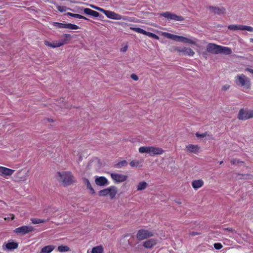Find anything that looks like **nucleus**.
<instances>
[{
  "mask_svg": "<svg viewBox=\"0 0 253 253\" xmlns=\"http://www.w3.org/2000/svg\"><path fill=\"white\" fill-rule=\"evenodd\" d=\"M161 34L163 36L169 39H171L174 41L179 42L197 45V42L198 40L193 37H185L183 36H177L171 34L167 32H162Z\"/></svg>",
  "mask_w": 253,
  "mask_h": 253,
  "instance_id": "obj_1",
  "label": "nucleus"
},
{
  "mask_svg": "<svg viewBox=\"0 0 253 253\" xmlns=\"http://www.w3.org/2000/svg\"><path fill=\"white\" fill-rule=\"evenodd\" d=\"M56 178L58 181L64 186L70 185L75 182V178L72 172L68 171L57 172Z\"/></svg>",
  "mask_w": 253,
  "mask_h": 253,
  "instance_id": "obj_2",
  "label": "nucleus"
},
{
  "mask_svg": "<svg viewBox=\"0 0 253 253\" xmlns=\"http://www.w3.org/2000/svg\"><path fill=\"white\" fill-rule=\"evenodd\" d=\"M90 7L91 8L98 10L100 12H103L108 18L112 19L113 20H126L127 19L126 17L123 16L120 14H119L114 11H111L109 10H105L102 8L96 6L93 4H90Z\"/></svg>",
  "mask_w": 253,
  "mask_h": 253,
  "instance_id": "obj_3",
  "label": "nucleus"
},
{
  "mask_svg": "<svg viewBox=\"0 0 253 253\" xmlns=\"http://www.w3.org/2000/svg\"><path fill=\"white\" fill-rule=\"evenodd\" d=\"M140 153H145L150 156L162 155L165 151L161 148L155 146H141L138 149Z\"/></svg>",
  "mask_w": 253,
  "mask_h": 253,
  "instance_id": "obj_4",
  "label": "nucleus"
},
{
  "mask_svg": "<svg viewBox=\"0 0 253 253\" xmlns=\"http://www.w3.org/2000/svg\"><path fill=\"white\" fill-rule=\"evenodd\" d=\"M72 39V36L68 34H64L62 35V39L51 43L47 41H44L45 45L52 48L60 47L65 44H67Z\"/></svg>",
  "mask_w": 253,
  "mask_h": 253,
  "instance_id": "obj_5",
  "label": "nucleus"
},
{
  "mask_svg": "<svg viewBox=\"0 0 253 253\" xmlns=\"http://www.w3.org/2000/svg\"><path fill=\"white\" fill-rule=\"evenodd\" d=\"M234 82L239 86H242L246 89L251 88L250 79L243 74H238L235 77Z\"/></svg>",
  "mask_w": 253,
  "mask_h": 253,
  "instance_id": "obj_6",
  "label": "nucleus"
},
{
  "mask_svg": "<svg viewBox=\"0 0 253 253\" xmlns=\"http://www.w3.org/2000/svg\"><path fill=\"white\" fill-rule=\"evenodd\" d=\"M118 192L117 188L115 186H111L107 188L100 190L98 195L101 197H106L109 196L110 199H114Z\"/></svg>",
  "mask_w": 253,
  "mask_h": 253,
  "instance_id": "obj_7",
  "label": "nucleus"
},
{
  "mask_svg": "<svg viewBox=\"0 0 253 253\" xmlns=\"http://www.w3.org/2000/svg\"><path fill=\"white\" fill-rule=\"evenodd\" d=\"M154 233L153 231L141 229L139 230L136 234V238L138 240H143L154 236Z\"/></svg>",
  "mask_w": 253,
  "mask_h": 253,
  "instance_id": "obj_8",
  "label": "nucleus"
},
{
  "mask_svg": "<svg viewBox=\"0 0 253 253\" xmlns=\"http://www.w3.org/2000/svg\"><path fill=\"white\" fill-rule=\"evenodd\" d=\"M237 118L240 120H246L253 118V110L242 109L239 111Z\"/></svg>",
  "mask_w": 253,
  "mask_h": 253,
  "instance_id": "obj_9",
  "label": "nucleus"
},
{
  "mask_svg": "<svg viewBox=\"0 0 253 253\" xmlns=\"http://www.w3.org/2000/svg\"><path fill=\"white\" fill-rule=\"evenodd\" d=\"M174 50L182 55L192 57L195 54V52L191 48L186 46L183 47H176Z\"/></svg>",
  "mask_w": 253,
  "mask_h": 253,
  "instance_id": "obj_10",
  "label": "nucleus"
},
{
  "mask_svg": "<svg viewBox=\"0 0 253 253\" xmlns=\"http://www.w3.org/2000/svg\"><path fill=\"white\" fill-rule=\"evenodd\" d=\"M228 29L230 30H232V31L240 30V31H247L251 32H253V27L249 26H246V25H237V24L230 25L228 26Z\"/></svg>",
  "mask_w": 253,
  "mask_h": 253,
  "instance_id": "obj_11",
  "label": "nucleus"
},
{
  "mask_svg": "<svg viewBox=\"0 0 253 253\" xmlns=\"http://www.w3.org/2000/svg\"><path fill=\"white\" fill-rule=\"evenodd\" d=\"M34 230V228L32 226H22L15 229L14 233L18 234L25 235Z\"/></svg>",
  "mask_w": 253,
  "mask_h": 253,
  "instance_id": "obj_12",
  "label": "nucleus"
},
{
  "mask_svg": "<svg viewBox=\"0 0 253 253\" xmlns=\"http://www.w3.org/2000/svg\"><path fill=\"white\" fill-rule=\"evenodd\" d=\"M160 15L168 19L172 20L175 21H181L184 20L183 17L168 11L161 13H160Z\"/></svg>",
  "mask_w": 253,
  "mask_h": 253,
  "instance_id": "obj_13",
  "label": "nucleus"
},
{
  "mask_svg": "<svg viewBox=\"0 0 253 253\" xmlns=\"http://www.w3.org/2000/svg\"><path fill=\"white\" fill-rule=\"evenodd\" d=\"M29 171L26 169H21L17 171L15 175L16 180L18 182H24L27 180Z\"/></svg>",
  "mask_w": 253,
  "mask_h": 253,
  "instance_id": "obj_14",
  "label": "nucleus"
},
{
  "mask_svg": "<svg viewBox=\"0 0 253 253\" xmlns=\"http://www.w3.org/2000/svg\"><path fill=\"white\" fill-rule=\"evenodd\" d=\"M110 176L112 179L116 183L123 182L128 178L127 175L118 173H111Z\"/></svg>",
  "mask_w": 253,
  "mask_h": 253,
  "instance_id": "obj_15",
  "label": "nucleus"
},
{
  "mask_svg": "<svg viewBox=\"0 0 253 253\" xmlns=\"http://www.w3.org/2000/svg\"><path fill=\"white\" fill-rule=\"evenodd\" d=\"M130 29L138 33L146 35L150 38H152L158 40H159V37L157 35L150 32H146L140 28L130 27Z\"/></svg>",
  "mask_w": 253,
  "mask_h": 253,
  "instance_id": "obj_16",
  "label": "nucleus"
},
{
  "mask_svg": "<svg viewBox=\"0 0 253 253\" xmlns=\"http://www.w3.org/2000/svg\"><path fill=\"white\" fill-rule=\"evenodd\" d=\"M14 170L7 168L4 167H0V176L3 177H6L7 176H11L13 174Z\"/></svg>",
  "mask_w": 253,
  "mask_h": 253,
  "instance_id": "obj_17",
  "label": "nucleus"
},
{
  "mask_svg": "<svg viewBox=\"0 0 253 253\" xmlns=\"http://www.w3.org/2000/svg\"><path fill=\"white\" fill-rule=\"evenodd\" d=\"M95 182L97 186H104L109 184L108 179L104 176H96Z\"/></svg>",
  "mask_w": 253,
  "mask_h": 253,
  "instance_id": "obj_18",
  "label": "nucleus"
},
{
  "mask_svg": "<svg viewBox=\"0 0 253 253\" xmlns=\"http://www.w3.org/2000/svg\"><path fill=\"white\" fill-rule=\"evenodd\" d=\"M219 45L213 43H209L207 45V50L212 54H217Z\"/></svg>",
  "mask_w": 253,
  "mask_h": 253,
  "instance_id": "obj_19",
  "label": "nucleus"
},
{
  "mask_svg": "<svg viewBox=\"0 0 253 253\" xmlns=\"http://www.w3.org/2000/svg\"><path fill=\"white\" fill-rule=\"evenodd\" d=\"M200 147L198 145L188 144L186 146L185 150L187 152L198 154L199 152Z\"/></svg>",
  "mask_w": 253,
  "mask_h": 253,
  "instance_id": "obj_20",
  "label": "nucleus"
},
{
  "mask_svg": "<svg viewBox=\"0 0 253 253\" xmlns=\"http://www.w3.org/2000/svg\"><path fill=\"white\" fill-rule=\"evenodd\" d=\"M157 243V240L155 239H150L144 242L143 246L147 249L152 248Z\"/></svg>",
  "mask_w": 253,
  "mask_h": 253,
  "instance_id": "obj_21",
  "label": "nucleus"
},
{
  "mask_svg": "<svg viewBox=\"0 0 253 253\" xmlns=\"http://www.w3.org/2000/svg\"><path fill=\"white\" fill-rule=\"evenodd\" d=\"M232 53V50L230 48L226 46L219 45L218 54H223L225 55H229Z\"/></svg>",
  "mask_w": 253,
  "mask_h": 253,
  "instance_id": "obj_22",
  "label": "nucleus"
},
{
  "mask_svg": "<svg viewBox=\"0 0 253 253\" xmlns=\"http://www.w3.org/2000/svg\"><path fill=\"white\" fill-rule=\"evenodd\" d=\"M204 181L202 179L195 180L192 181V186L195 190L202 187L204 185Z\"/></svg>",
  "mask_w": 253,
  "mask_h": 253,
  "instance_id": "obj_23",
  "label": "nucleus"
},
{
  "mask_svg": "<svg viewBox=\"0 0 253 253\" xmlns=\"http://www.w3.org/2000/svg\"><path fill=\"white\" fill-rule=\"evenodd\" d=\"M83 182L84 184L86 186V189L89 191V193H91V194H94L95 193V191L93 187H92L89 180L86 178H84L83 179Z\"/></svg>",
  "mask_w": 253,
  "mask_h": 253,
  "instance_id": "obj_24",
  "label": "nucleus"
},
{
  "mask_svg": "<svg viewBox=\"0 0 253 253\" xmlns=\"http://www.w3.org/2000/svg\"><path fill=\"white\" fill-rule=\"evenodd\" d=\"M55 248V247L53 245H48L45 246L42 248L41 252L42 253H50Z\"/></svg>",
  "mask_w": 253,
  "mask_h": 253,
  "instance_id": "obj_25",
  "label": "nucleus"
},
{
  "mask_svg": "<svg viewBox=\"0 0 253 253\" xmlns=\"http://www.w3.org/2000/svg\"><path fill=\"white\" fill-rule=\"evenodd\" d=\"M147 186V183L145 181H142L139 182L137 186V191H142L146 188Z\"/></svg>",
  "mask_w": 253,
  "mask_h": 253,
  "instance_id": "obj_26",
  "label": "nucleus"
},
{
  "mask_svg": "<svg viewBox=\"0 0 253 253\" xmlns=\"http://www.w3.org/2000/svg\"><path fill=\"white\" fill-rule=\"evenodd\" d=\"M5 247L7 249L9 250L15 249L18 247V244L15 242H9L6 244Z\"/></svg>",
  "mask_w": 253,
  "mask_h": 253,
  "instance_id": "obj_27",
  "label": "nucleus"
},
{
  "mask_svg": "<svg viewBox=\"0 0 253 253\" xmlns=\"http://www.w3.org/2000/svg\"><path fill=\"white\" fill-rule=\"evenodd\" d=\"M57 251L60 253H65L70 251V249L68 246L61 245L58 247Z\"/></svg>",
  "mask_w": 253,
  "mask_h": 253,
  "instance_id": "obj_28",
  "label": "nucleus"
},
{
  "mask_svg": "<svg viewBox=\"0 0 253 253\" xmlns=\"http://www.w3.org/2000/svg\"><path fill=\"white\" fill-rule=\"evenodd\" d=\"M103 248L101 246H98L93 247L92 249L91 253H103Z\"/></svg>",
  "mask_w": 253,
  "mask_h": 253,
  "instance_id": "obj_29",
  "label": "nucleus"
},
{
  "mask_svg": "<svg viewBox=\"0 0 253 253\" xmlns=\"http://www.w3.org/2000/svg\"><path fill=\"white\" fill-rule=\"evenodd\" d=\"M48 220H49V219L45 220V219H42L36 218H33L31 219V221L32 223L34 224L44 223Z\"/></svg>",
  "mask_w": 253,
  "mask_h": 253,
  "instance_id": "obj_30",
  "label": "nucleus"
},
{
  "mask_svg": "<svg viewBox=\"0 0 253 253\" xmlns=\"http://www.w3.org/2000/svg\"><path fill=\"white\" fill-rule=\"evenodd\" d=\"M65 29L70 30H78L80 29L79 27L76 25L71 23H65Z\"/></svg>",
  "mask_w": 253,
  "mask_h": 253,
  "instance_id": "obj_31",
  "label": "nucleus"
},
{
  "mask_svg": "<svg viewBox=\"0 0 253 253\" xmlns=\"http://www.w3.org/2000/svg\"><path fill=\"white\" fill-rule=\"evenodd\" d=\"M51 24L59 29H65V23L53 22L51 23Z\"/></svg>",
  "mask_w": 253,
  "mask_h": 253,
  "instance_id": "obj_32",
  "label": "nucleus"
},
{
  "mask_svg": "<svg viewBox=\"0 0 253 253\" xmlns=\"http://www.w3.org/2000/svg\"><path fill=\"white\" fill-rule=\"evenodd\" d=\"M127 165V162L126 160L122 161L116 164V168H121L124 167H126Z\"/></svg>",
  "mask_w": 253,
  "mask_h": 253,
  "instance_id": "obj_33",
  "label": "nucleus"
},
{
  "mask_svg": "<svg viewBox=\"0 0 253 253\" xmlns=\"http://www.w3.org/2000/svg\"><path fill=\"white\" fill-rule=\"evenodd\" d=\"M141 162L137 160H132L129 163L130 166L132 168H136L139 166Z\"/></svg>",
  "mask_w": 253,
  "mask_h": 253,
  "instance_id": "obj_34",
  "label": "nucleus"
},
{
  "mask_svg": "<svg viewBox=\"0 0 253 253\" xmlns=\"http://www.w3.org/2000/svg\"><path fill=\"white\" fill-rule=\"evenodd\" d=\"M56 9L59 11L60 12H63L66 11L67 10L71 9L70 8H67L66 6H61L57 5L56 6Z\"/></svg>",
  "mask_w": 253,
  "mask_h": 253,
  "instance_id": "obj_35",
  "label": "nucleus"
},
{
  "mask_svg": "<svg viewBox=\"0 0 253 253\" xmlns=\"http://www.w3.org/2000/svg\"><path fill=\"white\" fill-rule=\"evenodd\" d=\"M59 106L61 108H68V106L66 105L63 99H61L60 102L59 103Z\"/></svg>",
  "mask_w": 253,
  "mask_h": 253,
  "instance_id": "obj_36",
  "label": "nucleus"
},
{
  "mask_svg": "<svg viewBox=\"0 0 253 253\" xmlns=\"http://www.w3.org/2000/svg\"><path fill=\"white\" fill-rule=\"evenodd\" d=\"M231 163L232 165H239L240 163H243V162L240 161L239 159H232L231 161Z\"/></svg>",
  "mask_w": 253,
  "mask_h": 253,
  "instance_id": "obj_37",
  "label": "nucleus"
},
{
  "mask_svg": "<svg viewBox=\"0 0 253 253\" xmlns=\"http://www.w3.org/2000/svg\"><path fill=\"white\" fill-rule=\"evenodd\" d=\"M195 135L197 137L204 138L207 136V133L205 132L203 133H200L199 132H197Z\"/></svg>",
  "mask_w": 253,
  "mask_h": 253,
  "instance_id": "obj_38",
  "label": "nucleus"
},
{
  "mask_svg": "<svg viewBox=\"0 0 253 253\" xmlns=\"http://www.w3.org/2000/svg\"><path fill=\"white\" fill-rule=\"evenodd\" d=\"M90 15L94 17H97L99 16V13L96 11L91 10Z\"/></svg>",
  "mask_w": 253,
  "mask_h": 253,
  "instance_id": "obj_39",
  "label": "nucleus"
},
{
  "mask_svg": "<svg viewBox=\"0 0 253 253\" xmlns=\"http://www.w3.org/2000/svg\"><path fill=\"white\" fill-rule=\"evenodd\" d=\"M214 247L216 250H219L222 248V245L219 243H216L214 244Z\"/></svg>",
  "mask_w": 253,
  "mask_h": 253,
  "instance_id": "obj_40",
  "label": "nucleus"
},
{
  "mask_svg": "<svg viewBox=\"0 0 253 253\" xmlns=\"http://www.w3.org/2000/svg\"><path fill=\"white\" fill-rule=\"evenodd\" d=\"M91 10L92 9L88 8H84V13L85 14L90 15Z\"/></svg>",
  "mask_w": 253,
  "mask_h": 253,
  "instance_id": "obj_41",
  "label": "nucleus"
},
{
  "mask_svg": "<svg viewBox=\"0 0 253 253\" xmlns=\"http://www.w3.org/2000/svg\"><path fill=\"white\" fill-rule=\"evenodd\" d=\"M67 15L70 16L71 17L76 18H79V17H80V14H74V13H70V12L67 13Z\"/></svg>",
  "mask_w": 253,
  "mask_h": 253,
  "instance_id": "obj_42",
  "label": "nucleus"
},
{
  "mask_svg": "<svg viewBox=\"0 0 253 253\" xmlns=\"http://www.w3.org/2000/svg\"><path fill=\"white\" fill-rule=\"evenodd\" d=\"M14 217L15 216L13 214H10L9 216H8L7 217H4V219L5 220L9 219L13 220L14 219Z\"/></svg>",
  "mask_w": 253,
  "mask_h": 253,
  "instance_id": "obj_43",
  "label": "nucleus"
},
{
  "mask_svg": "<svg viewBox=\"0 0 253 253\" xmlns=\"http://www.w3.org/2000/svg\"><path fill=\"white\" fill-rule=\"evenodd\" d=\"M130 78L134 81H137L138 80V77L135 74H132L130 75Z\"/></svg>",
  "mask_w": 253,
  "mask_h": 253,
  "instance_id": "obj_44",
  "label": "nucleus"
},
{
  "mask_svg": "<svg viewBox=\"0 0 253 253\" xmlns=\"http://www.w3.org/2000/svg\"><path fill=\"white\" fill-rule=\"evenodd\" d=\"M127 50V46L125 45L123 48H121L120 51L123 52H125Z\"/></svg>",
  "mask_w": 253,
  "mask_h": 253,
  "instance_id": "obj_45",
  "label": "nucleus"
},
{
  "mask_svg": "<svg viewBox=\"0 0 253 253\" xmlns=\"http://www.w3.org/2000/svg\"><path fill=\"white\" fill-rule=\"evenodd\" d=\"M210 9L212 10H213L214 12H217V10H218V9L216 7H210Z\"/></svg>",
  "mask_w": 253,
  "mask_h": 253,
  "instance_id": "obj_46",
  "label": "nucleus"
},
{
  "mask_svg": "<svg viewBox=\"0 0 253 253\" xmlns=\"http://www.w3.org/2000/svg\"><path fill=\"white\" fill-rule=\"evenodd\" d=\"M246 71H248L253 74V69H250V68H246L245 69Z\"/></svg>",
  "mask_w": 253,
  "mask_h": 253,
  "instance_id": "obj_47",
  "label": "nucleus"
},
{
  "mask_svg": "<svg viewBox=\"0 0 253 253\" xmlns=\"http://www.w3.org/2000/svg\"><path fill=\"white\" fill-rule=\"evenodd\" d=\"M79 19H85V20H88L87 18H86V17H85L84 16H82V15H80Z\"/></svg>",
  "mask_w": 253,
  "mask_h": 253,
  "instance_id": "obj_48",
  "label": "nucleus"
},
{
  "mask_svg": "<svg viewBox=\"0 0 253 253\" xmlns=\"http://www.w3.org/2000/svg\"><path fill=\"white\" fill-rule=\"evenodd\" d=\"M250 41H251V42H253V38H251V39H250Z\"/></svg>",
  "mask_w": 253,
  "mask_h": 253,
  "instance_id": "obj_49",
  "label": "nucleus"
},
{
  "mask_svg": "<svg viewBox=\"0 0 253 253\" xmlns=\"http://www.w3.org/2000/svg\"><path fill=\"white\" fill-rule=\"evenodd\" d=\"M223 161H220V162H219V164H220V165H221V164H223Z\"/></svg>",
  "mask_w": 253,
  "mask_h": 253,
  "instance_id": "obj_50",
  "label": "nucleus"
},
{
  "mask_svg": "<svg viewBox=\"0 0 253 253\" xmlns=\"http://www.w3.org/2000/svg\"><path fill=\"white\" fill-rule=\"evenodd\" d=\"M196 233H192V235H196Z\"/></svg>",
  "mask_w": 253,
  "mask_h": 253,
  "instance_id": "obj_51",
  "label": "nucleus"
}]
</instances>
